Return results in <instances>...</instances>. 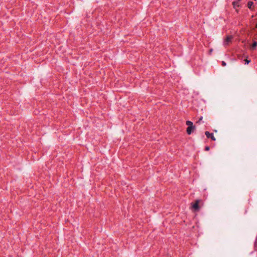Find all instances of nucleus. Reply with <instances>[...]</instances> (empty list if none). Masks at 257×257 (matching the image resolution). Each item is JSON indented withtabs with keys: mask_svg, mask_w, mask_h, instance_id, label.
<instances>
[{
	"mask_svg": "<svg viewBox=\"0 0 257 257\" xmlns=\"http://www.w3.org/2000/svg\"><path fill=\"white\" fill-rule=\"evenodd\" d=\"M253 5V3L252 2H251V1L248 2L247 3L248 8L250 10H251Z\"/></svg>",
	"mask_w": 257,
	"mask_h": 257,
	"instance_id": "nucleus-7",
	"label": "nucleus"
},
{
	"mask_svg": "<svg viewBox=\"0 0 257 257\" xmlns=\"http://www.w3.org/2000/svg\"><path fill=\"white\" fill-rule=\"evenodd\" d=\"M199 202H200L199 200H196L195 201V203L192 204V208L195 211H197V210H199Z\"/></svg>",
	"mask_w": 257,
	"mask_h": 257,
	"instance_id": "nucleus-2",
	"label": "nucleus"
},
{
	"mask_svg": "<svg viewBox=\"0 0 257 257\" xmlns=\"http://www.w3.org/2000/svg\"><path fill=\"white\" fill-rule=\"evenodd\" d=\"M240 0H238V1L232 2V5L234 8H236V7H239V2Z\"/></svg>",
	"mask_w": 257,
	"mask_h": 257,
	"instance_id": "nucleus-6",
	"label": "nucleus"
},
{
	"mask_svg": "<svg viewBox=\"0 0 257 257\" xmlns=\"http://www.w3.org/2000/svg\"><path fill=\"white\" fill-rule=\"evenodd\" d=\"M255 28H257V24L255 25Z\"/></svg>",
	"mask_w": 257,
	"mask_h": 257,
	"instance_id": "nucleus-15",
	"label": "nucleus"
},
{
	"mask_svg": "<svg viewBox=\"0 0 257 257\" xmlns=\"http://www.w3.org/2000/svg\"><path fill=\"white\" fill-rule=\"evenodd\" d=\"M257 46V42L254 41L253 43L252 44L251 46H250V49L252 50H253L256 49V47Z\"/></svg>",
	"mask_w": 257,
	"mask_h": 257,
	"instance_id": "nucleus-5",
	"label": "nucleus"
},
{
	"mask_svg": "<svg viewBox=\"0 0 257 257\" xmlns=\"http://www.w3.org/2000/svg\"><path fill=\"white\" fill-rule=\"evenodd\" d=\"M209 149H210V148H209V146H206L205 147V150L206 151H209Z\"/></svg>",
	"mask_w": 257,
	"mask_h": 257,
	"instance_id": "nucleus-12",
	"label": "nucleus"
},
{
	"mask_svg": "<svg viewBox=\"0 0 257 257\" xmlns=\"http://www.w3.org/2000/svg\"><path fill=\"white\" fill-rule=\"evenodd\" d=\"M244 61L245 62V63H244L245 64H248L250 62V60H248L247 59H245Z\"/></svg>",
	"mask_w": 257,
	"mask_h": 257,
	"instance_id": "nucleus-10",
	"label": "nucleus"
},
{
	"mask_svg": "<svg viewBox=\"0 0 257 257\" xmlns=\"http://www.w3.org/2000/svg\"><path fill=\"white\" fill-rule=\"evenodd\" d=\"M195 128V126L193 125L192 126H188L186 130V132L187 134L190 135Z\"/></svg>",
	"mask_w": 257,
	"mask_h": 257,
	"instance_id": "nucleus-4",
	"label": "nucleus"
},
{
	"mask_svg": "<svg viewBox=\"0 0 257 257\" xmlns=\"http://www.w3.org/2000/svg\"><path fill=\"white\" fill-rule=\"evenodd\" d=\"M202 119H203V116H201L199 117L198 120L197 121V123H200V122L202 121Z\"/></svg>",
	"mask_w": 257,
	"mask_h": 257,
	"instance_id": "nucleus-11",
	"label": "nucleus"
},
{
	"mask_svg": "<svg viewBox=\"0 0 257 257\" xmlns=\"http://www.w3.org/2000/svg\"><path fill=\"white\" fill-rule=\"evenodd\" d=\"M186 125H188V126H192L193 125V122L189 120L186 121Z\"/></svg>",
	"mask_w": 257,
	"mask_h": 257,
	"instance_id": "nucleus-8",
	"label": "nucleus"
},
{
	"mask_svg": "<svg viewBox=\"0 0 257 257\" xmlns=\"http://www.w3.org/2000/svg\"><path fill=\"white\" fill-rule=\"evenodd\" d=\"M221 64L223 66H225L226 64L224 61H222Z\"/></svg>",
	"mask_w": 257,
	"mask_h": 257,
	"instance_id": "nucleus-13",
	"label": "nucleus"
},
{
	"mask_svg": "<svg viewBox=\"0 0 257 257\" xmlns=\"http://www.w3.org/2000/svg\"><path fill=\"white\" fill-rule=\"evenodd\" d=\"M212 49H210V50H209V53H210V54H211V52H212Z\"/></svg>",
	"mask_w": 257,
	"mask_h": 257,
	"instance_id": "nucleus-14",
	"label": "nucleus"
},
{
	"mask_svg": "<svg viewBox=\"0 0 257 257\" xmlns=\"http://www.w3.org/2000/svg\"><path fill=\"white\" fill-rule=\"evenodd\" d=\"M233 39V37L232 36H227L226 38L225 39L223 42V44L224 46H227L229 44L230 42H231L232 39Z\"/></svg>",
	"mask_w": 257,
	"mask_h": 257,
	"instance_id": "nucleus-1",
	"label": "nucleus"
},
{
	"mask_svg": "<svg viewBox=\"0 0 257 257\" xmlns=\"http://www.w3.org/2000/svg\"><path fill=\"white\" fill-rule=\"evenodd\" d=\"M254 248L256 250H257V236L254 242Z\"/></svg>",
	"mask_w": 257,
	"mask_h": 257,
	"instance_id": "nucleus-9",
	"label": "nucleus"
},
{
	"mask_svg": "<svg viewBox=\"0 0 257 257\" xmlns=\"http://www.w3.org/2000/svg\"><path fill=\"white\" fill-rule=\"evenodd\" d=\"M205 135L207 138H210L213 141H215L216 140V139L214 137L213 133H210L209 132L206 131L205 132Z\"/></svg>",
	"mask_w": 257,
	"mask_h": 257,
	"instance_id": "nucleus-3",
	"label": "nucleus"
}]
</instances>
